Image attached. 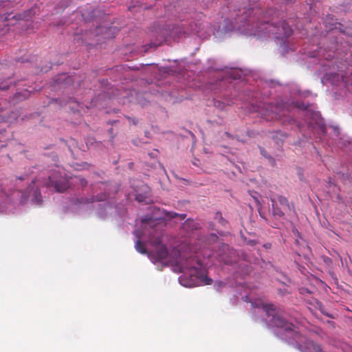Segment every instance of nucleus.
<instances>
[{"mask_svg": "<svg viewBox=\"0 0 352 352\" xmlns=\"http://www.w3.org/2000/svg\"><path fill=\"white\" fill-rule=\"evenodd\" d=\"M214 219L222 226H226L227 223V221L222 217V214L219 212H216Z\"/></svg>", "mask_w": 352, "mask_h": 352, "instance_id": "nucleus-15", "label": "nucleus"}, {"mask_svg": "<svg viewBox=\"0 0 352 352\" xmlns=\"http://www.w3.org/2000/svg\"><path fill=\"white\" fill-rule=\"evenodd\" d=\"M292 338L301 352H322L320 345L311 340H306L298 332H295V336Z\"/></svg>", "mask_w": 352, "mask_h": 352, "instance_id": "nucleus-3", "label": "nucleus"}, {"mask_svg": "<svg viewBox=\"0 0 352 352\" xmlns=\"http://www.w3.org/2000/svg\"><path fill=\"white\" fill-rule=\"evenodd\" d=\"M248 13L249 14H256V15H261V11L258 9H250L248 10Z\"/></svg>", "mask_w": 352, "mask_h": 352, "instance_id": "nucleus-18", "label": "nucleus"}, {"mask_svg": "<svg viewBox=\"0 0 352 352\" xmlns=\"http://www.w3.org/2000/svg\"><path fill=\"white\" fill-rule=\"evenodd\" d=\"M268 316H272L270 320L271 325L277 328L284 329L292 334V338L295 336L294 325L286 321L282 316L276 313L274 305L272 304L265 305L263 307Z\"/></svg>", "mask_w": 352, "mask_h": 352, "instance_id": "nucleus-2", "label": "nucleus"}, {"mask_svg": "<svg viewBox=\"0 0 352 352\" xmlns=\"http://www.w3.org/2000/svg\"><path fill=\"white\" fill-rule=\"evenodd\" d=\"M270 111L267 110V114H265V117L268 120H278L282 119V117L285 115V111L284 109L280 110V112H277L278 110H279V108L277 107H271Z\"/></svg>", "mask_w": 352, "mask_h": 352, "instance_id": "nucleus-7", "label": "nucleus"}, {"mask_svg": "<svg viewBox=\"0 0 352 352\" xmlns=\"http://www.w3.org/2000/svg\"><path fill=\"white\" fill-rule=\"evenodd\" d=\"M307 106H305L304 104H302L300 106H299V108L300 109H307Z\"/></svg>", "mask_w": 352, "mask_h": 352, "instance_id": "nucleus-22", "label": "nucleus"}, {"mask_svg": "<svg viewBox=\"0 0 352 352\" xmlns=\"http://www.w3.org/2000/svg\"><path fill=\"white\" fill-rule=\"evenodd\" d=\"M11 15V14H8L7 16L5 17V20L6 21H9L10 20V16Z\"/></svg>", "mask_w": 352, "mask_h": 352, "instance_id": "nucleus-23", "label": "nucleus"}, {"mask_svg": "<svg viewBox=\"0 0 352 352\" xmlns=\"http://www.w3.org/2000/svg\"><path fill=\"white\" fill-rule=\"evenodd\" d=\"M135 199L137 201H138L139 202H142V201H145V199H146V197L142 195H136L135 196Z\"/></svg>", "mask_w": 352, "mask_h": 352, "instance_id": "nucleus-19", "label": "nucleus"}, {"mask_svg": "<svg viewBox=\"0 0 352 352\" xmlns=\"http://www.w3.org/2000/svg\"><path fill=\"white\" fill-rule=\"evenodd\" d=\"M168 217H169L170 218L179 217L181 218V219H184L186 217V214H177L174 212H168Z\"/></svg>", "mask_w": 352, "mask_h": 352, "instance_id": "nucleus-16", "label": "nucleus"}, {"mask_svg": "<svg viewBox=\"0 0 352 352\" xmlns=\"http://www.w3.org/2000/svg\"><path fill=\"white\" fill-rule=\"evenodd\" d=\"M80 183L82 186H86L87 184V182L86 179H81Z\"/></svg>", "mask_w": 352, "mask_h": 352, "instance_id": "nucleus-21", "label": "nucleus"}, {"mask_svg": "<svg viewBox=\"0 0 352 352\" xmlns=\"http://www.w3.org/2000/svg\"><path fill=\"white\" fill-rule=\"evenodd\" d=\"M48 185L54 186L57 192H63L69 188L67 179L59 173L49 176Z\"/></svg>", "mask_w": 352, "mask_h": 352, "instance_id": "nucleus-5", "label": "nucleus"}, {"mask_svg": "<svg viewBox=\"0 0 352 352\" xmlns=\"http://www.w3.org/2000/svg\"><path fill=\"white\" fill-rule=\"evenodd\" d=\"M225 135H226L227 137H228V138H231V137H232V135H231L230 133H228V132H226V133H225Z\"/></svg>", "mask_w": 352, "mask_h": 352, "instance_id": "nucleus-24", "label": "nucleus"}, {"mask_svg": "<svg viewBox=\"0 0 352 352\" xmlns=\"http://www.w3.org/2000/svg\"><path fill=\"white\" fill-rule=\"evenodd\" d=\"M278 201L280 204V206L283 208V210H290V206L286 197L283 196H279L278 197Z\"/></svg>", "mask_w": 352, "mask_h": 352, "instance_id": "nucleus-12", "label": "nucleus"}, {"mask_svg": "<svg viewBox=\"0 0 352 352\" xmlns=\"http://www.w3.org/2000/svg\"><path fill=\"white\" fill-rule=\"evenodd\" d=\"M272 201V213L273 216L278 217H282L284 216L285 212H287L288 210H283V208L280 206L279 208L278 206V203L276 201V200L273 198H271Z\"/></svg>", "mask_w": 352, "mask_h": 352, "instance_id": "nucleus-8", "label": "nucleus"}, {"mask_svg": "<svg viewBox=\"0 0 352 352\" xmlns=\"http://www.w3.org/2000/svg\"><path fill=\"white\" fill-rule=\"evenodd\" d=\"M135 249L141 254L146 253V249L143 243L138 240L135 243Z\"/></svg>", "mask_w": 352, "mask_h": 352, "instance_id": "nucleus-14", "label": "nucleus"}, {"mask_svg": "<svg viewBox=\"0 0 352 352\" xmlns=\"http://www.w3.org/2000/svg\"><path fill=\"white\" fill-rule=\"evenodd\" d=\"M274 10L273 9L268 10L265 15L262 16V19H261L258 16H257V21L256 23V30L255 34H259L261 32L267 33L270 32L272 30L270 29V26H274V24L272 23L270 25V20L273 19L272 15L274 14Z\"/></svg>", "mask_w": 352, "mask_h": 352, "instance_id": "nucleus-4", "label": "nucleus"}, {"mask_svg": "<svg viewBox=\"0 0 352 352\" xmlns=\"http://www.w3.org/2000/svg\"><path fill=\"white\" fill-rule=\"evenodd\" d=\"M167 31L164 29H160L159 31L156 30V33L157 34V36L159 37L158 42L155 45H160L167 36Z\"/></svg>", "mask_w": 352, "mask_h": 352, "instance_id": "nucleus-13", "label": "nucleus"}, {"mask_svg": "<svg viewBox=\"0 0 352 352\" xmlns=\"http://www.w3.org/2000/svg\"><path fill=\"white\" fill-rule=\"evenodd\" d=\"M199 228V223L191 219H187L183 224V228L188 231H193L197 230Z\"/></svg>", "mask_w": 352, "mask_h": 352, "instance_id": "nucleus-10", "label": "nucleus"}, {"mask_svg": "<svg viewBox=\"0 0 352 352\" xmlns=\"http://www.w3.org/2000/svg\"><path fill=\"white\" fill-rule=\"evenodd\" d=\"M30 94V91L26 89L22 90L20 92H17L14 95L13 100L15 102H18L27 99Z\"/></svg>", "mask_w": 352, "mask_h": 352, "instance_id": "nucleus-9", "label": "nucleus"}, {"mask_svg": "<svg viewBox=\"0 0 352 352\" xmlns=\"http://www.w3.org/2000/svg\"><path fill=\"white\" fill-rule=\"evenodd\" d=\"M107 199V195L105 194L100 195L99 196H97L96 198L91 199V202H94L95 201H102Z\"/></svg>", "mask_w": 352, "mask_h": 352, "instance_id": "nucleus-17", "label": "nucleus"}, {"mask_svg": "<svg viewBox=\"0 0 352 352\" xmlns=\"http://www.w3.org/2000/svg\"><path fill=\"white\" fill-rule=\"evenodd\" d=\"M281 27L285 37H289L292 34L293 30L286 21L281 22Z\"/></svg>", "mask_w": 352, "mask_h": 352, "instance_id": "nucleus-11", "label": "nucleus"}, {"mask_svg": "<svg viewBox=\"0 0 352 352\" xmlns=\"http://www.w3.org/2000/svg\"><path fill=\"white\" fill-rule=\"evenodd\" d=\"M175 263L179 267L181 272L189 274L191 277H195L204 285H210L212 283V280L206 275V269L197 257L190 256L186 259L182 258L176 261Z\"/></svg>", "mask_w": 352, "mask_h": 352, "instance_id": "nucleus-1", "label": "nucleus"}, {"mask_svg": "<svg viewBox=\"0 0 352 352\" xmlns=\"http://www.w3.org/2000/svg\"><path fill=\"white\" fill-rule=\"evenodd\" d=\"M8 87H9V85L7 82L5 84L2 82L0 85V89H1V90H6L8 89Z\"/></svg>", "mask_w": 352, "mask_h": 352, "instance_id": "nucleus-20", "label": "nucleus"}, {"mask_svg": "<svg viewBox=\"0 0 352 352\" xmlns=\"http://www.w3.org/2000/svg\"><path fill=\"white\" fill-rule=\"evenodd\" d=\"M153 244L156 245L155 251L153 253V258L155 261H162L165 259L170 261L168 249L166 245L162 244L161 240L159 238L153 241Z\"/></svg>", "mask_w": 352, "mask_h": 352, "instance_id": "nucleus-6", "label": "nucleus"}]
</instances>
